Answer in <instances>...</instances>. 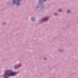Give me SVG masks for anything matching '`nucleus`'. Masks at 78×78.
Instances as JSON below:
<instances>
[{
    "label": "nucleus",
    "instance_id": "obj_1",
    "mask_svg": "<svg viewBox=\"0 0 78 78\" xmlns=\"http://www.w3.org/2000/svg\"><path fill=\"white\" fill-rule=\"evenodd\" d=\"M16 73L12 72L11 71L8 70L5 72L4 75L5 76H14L16 75Z\"/></svg>",
    "mask_w": 78,
    "mask_h": 78
},
{
    "label": "nucleus",
    "instance_id": "obj_2",
    "mask_svg": "<svg viewBox=\"0 0 78 78\" xmlns=\"http://www.w3.org/2000/svg\"><path fill=\"white\" fill-rule=\"evenodd\" d=\"M48 19L47 18H44L42 20V21L44 22V21H47V20H48Z\"/></svg>",
    "mask_w": 78,
    "mask_h": 78
},
{
    "label": "nucleus",
    "instance_id": "obj_3",
    "mask_svg": "<svg viewBox=\"0 0 78 78\" xmlns=\"http://www.w3.org/2000/svg\"><path fill=\"white\" fill-rule=\"evenodd\" d=\"M22 0H17V2H19V1H21ZM17 1L16 0L13 1V3H16V2H17Z\"/></svg>",
    "mask_w": 78,
    "mask_h": 78
},
{
    "label": "nucleus",
    "instance_id": "obj_4",
    "mask_svg": "<svg viewBox=\"0 0 78 78\" xmlns=\"http://www.w3.org/2000/svg\"><path fill=\"white\" fill-rule=\"evenodd\" d=\"M18 67V66L17 65H16L14 66L15 69H17Z\"/></svg>",
    "mask_w": 78,
    "mask_h": 78
},
{
    "label": "nucleus",
    "instance_id": "obj_5",
    "mask_svg": "<svg viewBox=\"0 0 78 78\" xmlns=\"http://www.w3.org/2000/svg\"><path fill=\"white\" fill-rule=\"evenodd\" d=\"M31 20H32V21H34V20H35V18H32Z\"/></svg>",
    "mask_w": 78,
    "mask_h": 78
},
{
    "label": "nucleus",
    "instance_id": "obj_6",
    "mask_svg": "<svg viewBox=\"0 0 78 78\" xmlns=\"http://www.w3.org/2000/svg\"><path fill=\"white\" fill-rule=\"evenodd\" d=\"M20 3L18 2V3H17V5L18 6H19V5H20Z\"/></svg>",
    "mask_w": 78,
    "mask_h": 78
},
{
    "label": "nucleus",
    "instance_id": "obj_7",
    "mask_svg": "<svg viewBox=\"0 0 78 78\" xmlns=\"http://www.w3.org/2000/svg\"><path fill=\"white\" fill-rule=\"evenodd\" d=\"M67 12L68 13H70V11L68 10L67 11Z\"/></svg>",
    "mask_w": 78,
    "mask_h": 78
},
{
    "label": "nucleus",
    "instance_id": "obj_8",
    "mask_svg": "<svg viewBox=\"0 0 78 78\" xmlns=\"http://www.w3.org/2000/svg\"><path fill=\"white\" fill-rule=\"evenodd\" d=\"M60 12H61V11H62V9H59L58 10Z\"/></svg>",
    "mask_w": 78,
    "mask_h": 78
},
{
    "label": "nucleus",
    "instance_id": "obj_9",
    "mask_svg": "<svg viewBox=\"0 0 78 78\" xmlns=\"http://www.w3.org/2000/svg\"><path fill=\"white\" fill-rule=\"evenodd\" d=\"M4 78H8V77H5Z\"/></svg>",
    "mask_w": 78,
    "mask_h": 78
},
{
    "label": "nucleus",
    "instance_id": "obj_10",
    "mask_svg": "<svg viewBox=\"0 0 78 78\" xmlns=\"http://www.w3.org/2000/svg\"><path fill=\"white\" fill-rule=\"evenodd\" d=\"M43 1H44V2H45V1H46V0H43Z\"/></svg>",
    "mask_w": 78,
    "mask_h": 78
},
{
    "label": "nucleus",
    "instance_id": "obj_11",
    "mask_svg": "<svg viewBox=\"0 0 78 78\" xmlns=\"http://www.w3.org/2000/svg\"><path fill=\"white\" fill-rule=\"evenodd\" d=\"M39 2H41V1H39Z\"/></svg>",
    "mask_w": 78,
    "mask_h": 78
}]
</instances>
